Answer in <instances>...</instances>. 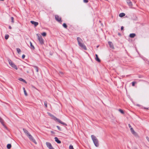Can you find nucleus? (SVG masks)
Instances as JSON below:
<instances>
[{
    "instance_id": "obj_2",
    "label": "nucleus",
    "mask_w": 149,
    "mask_h": 149,
    "mask_svg": "<svg viewBox=\"0 0 149 149\" xmlns=\"http://www.w3.org/2000/svg\"><path fill=\"white\" fill-rule=\"evenodd\" d=\"M91 138L95 146L96 147H98L99 146V144L98 139H97L96 137L95 136L93 135H92L91 136Z\"/></svg>"
},
{
    "instance_id": "obj_25",
    "label": "nucleus",
    "mask_w": 149,
    "mask_h": 149,
    "mask_svg": "<svg viewBox=\"0 0 149 149\" xmlns=\"http://www.w3.org/2000/svg\"><path fill=\"white\" fill-rule=\"evenodd\" d=\"M23 89L24 90V92L25 95L26 96H27V92H26V91L25 90V88L24 87L23 88Z\"/></svg>"
},
{
    "instance_id": "obj_5",
    "label": "nucleus",
    "mask_w": 149,
    "mask_h": 149,
    "mask_svg": "<svg viewBox=\"0 0 149 149\" xmlns=\"http://www.w3.org/2000/svg\"><path fill=\"white\" fill-rule=\"evenodd\" d=\"M36 35L38 36V40L40 43L41 45L43 44L44 40L42 37L39 36V34H37Z\"/></svg>"
},
{
    "instance_id": "obj_39",
    "label": "nucleus",
    "mask_w": 149,
    "mask_h": 149,
    "mask_svg": "<svg viewBox=\"0 0 149 149\" xmlns=\"http://www.w3.org/2000/svg\"><path fill=\"white\" fill-rule=\"evenodd\" d=\"M25 55L24 54H23L22 56V57L23 59H24L25 58Z\"/></svg>"
},
{
    "instance_id": "obj_31",
    "label": "nucleus",
    "mask_w": 149,
    "mask_h": 149,
    "mask_svg": "<svg viewBox=\"0 0 149 149\" xmlns=\"http://www.w3.org/2000/svg\"><path fill=\"white\" fill-rule=\"evenodd\" d=\"M119 112H120L121 113H122V114H124V112L121 109H119Z\"/></svg>"
},
{
    "instance_id": "obj_37",
    "label": "nucleus",
    "mask_w": 149,
    "mask_h": 149,
    "mask_svg": "<svg viewBox=\"0 0 149 149\" xmlns=\"http://www.w3.org/2000/svg\"><path fill=\"white\" fill-rule=\"evenodd\" d=\"M83 1L85 3H87L88 2V0H84Z\"/></svg>"
},
{
    "instance_id": "obj_33",
    "label": "nucleus",
    "mask_w": 149,
    "mask_h": 149,
    "mask_svg": "<svg viewBox=\"0 0 149 149\" xmlns=\"http://www.w3.org/2000/svg\"><path fill=\"white\" fill-rule=\"evenodd\" d=\"M44 105L46 107H47V102L46 101L45 102H44Z\"/></svg>"
},
{
    "instance_id": "obj_34",
    "label": "nucleus",
    "mask_w": 149,
    "mask_h": 149,
    "mask_svg": "<svg viewBox=\"0 0 149 149\" xmlns=\"http://www.w3.org/2000/svg\"><path fill=\"white\" fill-rule=\"evenodd\" d=\"M11 20L12 22L13 23L14 22V18L12 17H11Z\"/></svg>"
},
{
    "instance_id": "obj_38",
    "label": "nucleus",
    "mask_w": 149,
    "mask_h": 149,
    "mask_svg": "<svg viewBox=\"0 0 149 149\" xmlns=\"http://www.w3.org/2000/svg\"><path fill=\"white\" fill-rule=\"evenodd\" d=\"M57 127V128L58 130H61V129L60 128V127L58 126H56Z\"/></svg>"
},
{
    "instance_id": "obj_8",
    "label": "nucleus",
    "mask_w": 149,
    "mask_h": 149,
    "mask_svg": "<svg viewBox=\"0 0 149 149\" xmlns=\"http://www.w3.org/2000/svg\"><path fill=\"white\" fill-rule=\"evenodd\" d=\"M130 131L132 134H133L135 136L137 137L138 136V134L137 133L135 132L132 128H131L130 129Z\"/></svg>"
},
{
    "instance_id": "obj_24",
    "label": "nucleus",
    "mask_w": 149,
    "mask_h": 149,
    "mask_svg": "<svg viewBox=\"0 0 149 149\" xmlns=\"http://www.w3.org/2000/svg\"><path fill=\"white\" fill-rule=\"evenodd\" d=\"M11 147V145L10 144H8L7 146V148L8 149H10Z\"/></svg>"
},
{
    "instance_id": "obj_41",
    "label": "nucleus",
    "mask_w": 149,
    "mask_h": 149,
    "mask_svg": "<svg viewBox=\"0 0 149 149\" xmlns=\"http://www.w3.org/2000/svg\"><path fill=\"white\" fill-rule=\"evenodd\" d=\"M128 126L130 128V129L131 128H132L130 124H128Z\"/></svg>"
},
{
    "instance_id": "obj_17",
    "label": "nucleus",
    "mask_w": 149,
    "mask_h": 149,
    "mask_svg": "<svg viewBox=\"0 0 149 149\" xmlns=\"http://www.w3.org/2000/svg\"><path fill=\"white\" fill-rule=\"evenodd\" d=\"M23 130L24 133L27 136H29V135L30 134L29 133V132L27 130L23 129Z\"/></svg>"
},
{
    "instance_id": "obj_15",
    "label": "nucleus",
    "mask_w": 149,
    "mask_h": 149,
    "mask_svg": "<svg viewBox=\"0 0 149 149\" xmlns=\"http://www.w3.org/2000/svg\"><path fill=\"white\" fill-rule=\"evenodd\" d=\"M127 2L128 5L130 6H132V2L130 0H127Z\"/></svg>"
},
{
    "instance_id": "obj_3",
    "label": "nucleus",
    "mask_w": 149,
    "mask_h": 149,
    "mask_svg": "<svg viewBox=\"0 0 149 149\" xmlns=\"http://www.w3.org/2000/svg\"><path fill=\"white\" fill-rule=\"evenodd\" d=\"M50 116L51 117H52L53 119L55 120H56L57 121V122H59V123H61V124H62L63 125H65V126H67V124L64 123H63V122H62V121H61L60 120H59V119L57 118L56 117H55V116H54L53 115H50Z\"/></svg>"
},
{
    "instance_id": "obj_9",
    "label": "nucleus",
    "mask_w": 149,
    "mask_h": 149,
    "mask_svg": "<svg viewBox=\"0 0 149 149\" xmlns=\"http://www.w3.org/2000/svg\"><path fill=\"white\" fill-rule=\"evenodd\" d=\"M130 131L132 134H133L135 136L137 137L138 136V134L137 133L135 132L132 128H131L130 129Z\"/></svg>"
},
{
    "instance_id": "obj_32",
    "label": "nucleus",
    "mask_w": 149,
    "mask_h": 149,
    "mask_svg": "<svg viewBox=\"0 0 149 149\" xmlns=\"http://www.w3.org/2000/svg\"><path fill=\"white\" fill-rule=\"evenodd\" d=\"M41 34L43 36H45L46 35V33L45 32H43Z\"/></svg>"
},
{
    "instance_id": "obj_29",
    "label": "nucleus",
    "mask_w": 149,
    "mask_h": 149,
    "mask_svg": "<svg viewBox=\"0 0 149 149\" xmlns=\"http://www.w3.org/2000/svg\"><path fill=\"white\" fill-rule=\"evenodd\" d=\"M0 122L4 125L3 124V120L1 117H0Z\"/></svg>"
},
{
    "instance_id": "obj_22",
    "label": "nucleus",
    "mask_w": 149,
    "mask_h": 149,
    "mask_svg": "<svg viewBox=\"0 0 149 149\" xmlns=\"http://www.w3.org/2000/svg\"><path fill=\"white\" fill-rule=\"evenodd\" d=\"M19 80L20 81H22L23 82H24L26 83V81L22 78H19Z\"/></svg>"
},
{
    "instance_id": "obj_28",
    "label": "nucleus",
    "mask_w": 149,
    "mask_h": 149,
    "mask_svg": "<svg viewBox=\"0 0 149 149\" xmlns=\"http://www.w3.org/2000/svg\"><path fill=\"white\" fill-rule=\"evenodd\" d=\"M9 35H5V39H6V40H7L8 39V38H9Z\"/></svg>"
},
{
    "instance_id": "obj_12",
    "label": "nucleus",
    "mask_w": 149,
    "mask_h": 149,
    "mask_svg": "<svg viewBox=\"0 0 149 149\" xmlns=\"http://www.w3.org/2000/svg\"><path fill=\"white\" fill-rule=\"evenodd\" d=\"M130 131L132 134H133L135 136L137 137L138 136V134L137 133L135 132L132 128H131L130 129Z\"/></svg>"
},
{
    "instance_id": "obj_40",
    "label": "nucleus",
    "mask_w": 149,
    "mask_h": 149,
    "mask_svg": "<svg viewBox=\"0 0 149 149\" xmlns=\"http://www.w3.org/2000/svg\"><path fill=\"white\" fill-rule=\"evenodd\" d=\"M124 27L123 26H122L121 27V30H123V29Z\"/></svg>"
},
{
    "instance_id": "obj_20",
    "label": "nucleus",
    "mask_w": 149,
    "mask_h": 149,
    "mask_svg": "<svg viewBox=\"0 0 149 149\" xmlns=\"http://www.w3.org/2000/svg\"><path fill=\"white\" fill-rule=\"evenodd\" d=\"M125 15V14L124 13H121L119 14V16L120 17H122Z\"/></svg>"
},
{
    "instance_id": "obj_16",
    "label": "nucleus",
    "mask_w": 149,
    "mask_h": 149,
    "mask_svg": "<svg viewBox=\"0 0 149 149\" xmlns=\"http://www.w3.org/2000/svg\"><path fill=\"white\" fill-rule=\"evenodd\" d=\"M108 43L110 47L111 48L113 49L114 48L113 45L112 43L110 42H108Z\"/></svg>"
},
{
    "instance_id": "obj_35",
    "label": "nucleus",
    "mask_w": 149,
    "mask_h": 149,
    "mask_svg": "<svg viewBox=\"0 0 149 149\" xmlns=\"http://www.w3.org/2000/svg\"><path fill=\"white\" fill-rule=\"evenodd\" d=\"M69 149H74L73 146H72V145H70L69 146Z\"/></svg>"
},
{
    "instance_id": "obj_30",
    "label": "nucleus",
    "mask_w": 149,
    "mask_h": 149,
    "mask_svg": "<svg viewBox=\"0 0 149 149\" xmlns=\"http://www.w3.org/2000/svg\"><path fill=\"white\" fill-rule=\"evenodd\" d=\"M63 26L65 28H67V26L66 24L63 23Z\"/></svg>"
},
{
    "instance_id": "obj_4",
    "label": "nucleus",
    "mask_w": 149,
    "mask_h": 149,
    "mask_svg": "<svg viewBox=\"0 0 149 149\" xmlns=\"http://www.w3.org/2000/svg\"><path fill=\"white\" fill-rule=\"evenodd\" d=\"M8 62L10 65L14 69L16 70H17V68L15 64L10 60H8Z\"/></svg>"
},
{
    "instance_id": "obj_36",
    "label": "nucleus",
    "mask_w": 149,
    "mask_h": 149,
    "mask_svg": "<svg viewBox=\"0 0 149 149\" xmlns=\"http://www.w3.org/2000/svg\"><path fill=\"white\" fill-rule=\"evenodd\" d=\"M136 83V82H132V86H135V84Z\"/></svg>"
},
{
    "instance_id": "obj_18",
    "label": "nucleus",
    "mask_w": 149,
    "mask_h": 149,
    "mask_svg": "<svg viewBox=\"0 0 149 149\" xmlns=\"http://www.w3.org/2000/svg\"><path fill=\"white\" fill-rule=\"evenodd\" d=\"M54 139L55 140V141L58 143H61V141L58 139L57 137H55L54 138Z\"/></svg>"
},
{
    "instance_id": "obj_44",
    "label": "nucleus",
    "mask_w": 149,
    "mask_h": 149,
    "mask_svg": "<svg viewBox=\"0 0 149 149\" xmlns=\"http://www.w3.org/2000/svg\"><path fill=\"white\" fill-rule=\"evenodd\" d=\"M51 133H52V134H54V132L53 131H51Z\"/></svg>"
},
{
    "instance_id": "obj_46",
    "label": "nucleus",
    "mask_w": 149,
    "mask_h": 149,
    "mask_svg": "<svg viewBox=\"0 0 149 149\" xmlns=\"http://www.w3.org/2000/svg\"><path fill=\"white\" fill-rule=\"evenodd\" d=\"M33 87L34 88H36H36L35 87Z\"/></svg>"
},
{
    "instance_id": "obj_10",
    "label": "nucleus",
    "mask_w": 149,
    "mask_h": 149,
    "mask_svg": "<svg viewBox=\"0 0 149 149\" xmlns=\"http://www.w3.org/2000/svg\"><path fill=\"white\" fill-rule=\"evenodd\" d=\"M130 131L132 134H133L135 136L137 137L138 136V134L137 133L135 132L132 128H131L130 129Z\"/></svg>"
},
{
    "instance_id": "obj_13",
    "label": "nucleus",
    "mask_w": 149,
    "mask_h": 149,
    "mask_svg": "<svg viewBox=\"0 0 149 149\" xmlns=\"http://www.w3.org/2000/svg\"><path fill=\"white\" fill-rule=\"evenodd\" d=\"M55 17L56 20L58 22H61V17L59 16L58 15H56L55 16Z\"/></svg>"
},
{
    "instance_id": "obj_6",
    "label": "nucleus",
    "mask_w": 149,
    "mask_h": 149,
    "mask_svg": "<svg viewBox=\"0 0 149 149\" xmlns=\"http://www.w3.org/2000/svg\"><path fill=\"white\" fill-rule=\"evenodd\" d=\"M28 136L30 140L31 141L35 144H37V142L36 141L31 134H30L29 135V136Z\"/></svg>"
},
{
    "instance_id": "obj_23",
    "label": "nucleus",
    "mask_w": 149,
    "mask_h": 149,
    "mask_svg": "<svg viewBox=\"0 0 149 149\" xmlns=\"http://www.w3.org/2000/svg\"><path fill=\"white\" fill-rule=\"evenodd\" d=\"M30 44L31 48L32 49H35L34 47V46L32 45V42H30Z\"/></svg>"
},
{
    "instance_id": "obj_21",
    "label": "nucleus",
    "mask_w": 149,
    "mask_h": 149,
    "mask_svg": "<svg viewBox=\"0 0 149 149\" xmlns=\"http://www.w3.org/2000/svg\"><path fill=\"white\" fill-rule=\"evenodd\" d=\"M96 56V59L97 61L98 62H100V60L99 59V58L98 57V55L96 54L95 55Z\"/></svg>"
},
{
    "instance_id": "obj_19",
    "label": "nucleus",
    "mask_w": 149,
    "mask_h": 149,
    "mask_svg": "<svg viewBox=\"0 0 149 149\" xmlns=\"http://www.w3.org/2000/svg\"><path fill=\"white\" fill-rule=\"evenodd\" d=\"M136 36V35L135 33H132L130 34L129 35V36L131 38H134Z\"/></svg>"
},
{
    "instance_id": "obj_1",
    "label": "nucleus",
    "mask_w": 149,
    "mask_h": 149,
    "mask_svg": "<svg viewBox=\"0 0 149 149\" xmlns=\"http://www.w3.org/2000/svg\"><path fill=\"white\" fill-rule=\"evenodd\" d=\"M77 40L78 44L80 48L84 50H86L87 48L86 46L83 43V40L82 39L78 37L77 38Z\"/></svg>"
},
{
    "instance_id": "obj_7",
    "label": "nucleus",
    "mask_w": 149,
    "mask_h": 149,
    "mask_svg": "<svg viewBox=\"0 0 149 149\" xmlns=\"http://www.w3.org/2000/svg\"><path fill=\"white\" fill-rule=\"evenodd\" d=\"M46 144L49 149H54L50 143L46 142Z\"/></svg>"
},
{
    "instance_id": "obj_45",
    "label": "nucleus",
    "mask_w": 149,
    "mask_h": 149,
    "mask_svg": "<svg viewBox=\"0 0 149 149\" xmlns=\"http://www.w3.org/2000/svg\"><path fill=\"white\" fill-rule=\"evenodd\" d=\"M1 1H3L4 0H0Z\"/></svg>"
},
{
    "instance_id": "obj_14",
    "label": "nucleus",
    "mask_w": 149,
    "mask_h": 149,
    "mask_svg": "<svg viewBox=\"0 0 149 149\" xmlns=\"http://www.w3.org/2000/svg\"><path fill=\"white\" fill-rule=\"evenodd\" d=\"M31 23L33 24L35 26H36L38 24V22L34 21H31Z\"/></svg>"
},
{
    "instance_id": "obj_43",
    "label": "nucleus",
    "mask_w": 149,
    "mask_h": 149,
    "mask_svg": "<svg viewBox=\"0 0 149 149\" xmlns=\"http://www.w3.org/2000/svg\"><path fill=\"white\" fill-rule=\"evenodd\" d=\"M9 28L10 29H12V27L10 26H9Z\"/></svg>"
},
{
    "instance_id": "obj_26",
    "label": "nucleus",
    "mask_w": 149,
    "mask_h": 149,
    "mask_svg": "<svg viewBox=\"0 0 149 149\" xmlns=\"http://www.w3.org/2000/svg\"><path fill=\"white\" fill-rule=\"evenodd\" d=\"M16 49H17V52H18V54H19L21 52V50L19 48H17Z\"/></svg>"
},
{
    "instance_id": "obj_42",
    "label": "nucleus",
    "mask_w": 149,
    "mask_h": 149,
    "mask_svg": "<svg viewBox=\"0 0 149 149\" xmlns=\"http://www.w3.org/2000/svg\"><path fill=\"white\" fill-rule=\"evenodd\" d=\"M146 138H147V140H148V142H149V138L148 137H147Z\"/></svg>"
},
{
    "instance_id": "obj_27",
    "label": "nucleus",
    "mask_w": 149,
    "mask_h": 149,
    "mask_svg": "<svg viewBox=\"0 0 149 149\" xmlns=\"http://www.w3.org/2000/svg\"><path fill=\"white\" fill-rule=\"evenodd\" d=\"M34 68H35L36 71L37 72H38V67L36 66H34Z\"/></svg>"
},
{
    "instance_id": "obj_11",
    "label": "nucleus",
    "mask_w": 149,
    "mask_h": 149,
    "mask_svg": "<svg viewBox=\"0 0 149 149\" xmlns=\"http://www.w3.org/2000/svg\"><path fill=\"white\" fill-rule=\"evenodd\" d=\"M130 131L132 134H133L135 136L137 137L138 136V134L137 133L135 132L132 128H131L130 129Z\"/></svg>"
}]
</instances>
